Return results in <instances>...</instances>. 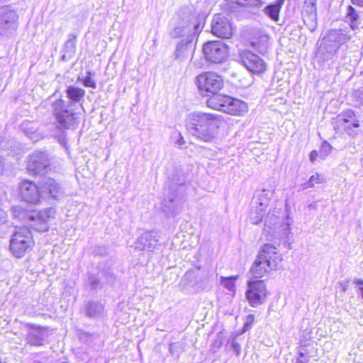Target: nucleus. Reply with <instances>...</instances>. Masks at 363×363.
Returning a JSON list of instances; mask_svg holds the SVG:
<instances>
[{"label": "nucleus", "mask_w": 363, "mask_h": 363, "mask_svg": "<svg viewBox=\"0 0 363 363\" xmlns=\"http://www.w3.org/2000/svg\"><path fill=\"white\" fill-rule=\"evenodd\" d=\"M250 43L255 50L261 54L266 53L271 47L269 35L260 30L255 31L250 35Z\"/></svg>", "instance_id": "dca6fc26"}, {"label": "nucleus", "mask_w": 363, "mask_h": 363, "mask_svg": "<svg viewBox=\"0 0 363 363\" xmlns=\"http://www.w3.org/2000/svg\"><path fill=\"white\" fill-rule=\"evenodd\" d=\"M318 157H320V153L318 151L314 150L310 152V160L311 162H315Z\"/></svg>", "instance_id": "2f4dec72"}, {"label": "nucleus", "mask_w": 363, "mask_h": 363, "mask_svg": "<svg viewBox=\"0 0 363 363\" xmlns=\"http://www.w3.org/2000/svg\"><path fill=\"white\" fill-rule=\"evenodd\" d=\"M97 311L96 306L90 304L87 306L86 313L88 316L92 317L96 315Z\"/></svg>", "instance_id": "7c9ffc66"}, {"label": "nucleus", "mask_w": 363, "mask_h": 363, "mask_svg": "<svg viewBox=\"0 0 363 363\" xmlns=\"http://www.w3.org/2000/svg\"><path fill=\"white\" fill-rule=\"evenodd\" d=\"M35 247V240L31 230L26 226L16 228L11 235L9 251L18 259L31 252Z\"/></svg>", "instance_id": "20e7f679"}, {"label": "nucleus", "mask_w": 363, "mask_h": 363, "mask_svg": "<svg viewBox=\"0 0 363 363\" xmlns=\"http://www.w3.org/2000/svg\"><path fill=\"white\" fill-rule=\"evenodd\" d=\"M234 347H235V349H238L239 347V345L238 344H234Z\"/></svg>", "instance_id": "e433bc0d"}, {"label": "nucleus", "mask_w": 363, "mask_h": 363, "mask_svg": "<svg viewBox=\"0 0 363 363\" xmlns=\"http://www.w3.org/2000/svg\"><path fill=\"white\" fill-rule=\"evenodd\" d=\"M83 84L86 87H91L94 89L96 87V82L91 77L89 76H86L83 79Z\"/></svg>", "instance_id": "c756f323"}, {"label": "nucleus", "mask_w": 363, "mask_h": 363, "mask_svg": "<svg viewBox=\"0 0 363 363\" xmlns=\"http://www.w3.org/2000/svg\"><path fill=\"white\" fill-rule=\"evenodd\" d=\"M53 115L62 129L74 128L78 125L77 113L68 110L65 106L63 99H57L53 104Z\"/></svg>", "instance_id": "9d476101"}, {"label": "nucleus", "mask_w": 363, "mask_h": 363, "mask_svg": "<svg viewBox=\"0 0 363 363\" xmlns=\"http://www.w3.org/2000/svg\"><path fill=\"white\" fill-rule=\"evenodd\" d=\"M17 192L19 200L28 206H40L45 200V192L49 198L57 201L62 194L60 183L53 178H48L41 183L40 182L22 178L18 183Z\"/></svg>", "instance_id": "f257e3e1"}, {"label": "nucleus", "mask_w": 363, "mask_h": 363, "mask_svg": "<svg viewBox=\"0 0 363 363\" xmlns=\"http://www.w3.org/2000/svg\"><path fill=\"white\" fill-rule=\"evenodd\" d=\"M303 2L302 15L303 21H314L316 19L317 0H302Z\"/></svg>", "instance_id": "a211bd4d"}, {"label": "nucleus", "mask_w": 363, "mask_h": 363, "mask_svg": "<svg viewBox=\"0 0 363 363\" xmlns=\"http://www.w3.org/2000/svg\"><path fill=\"white\" fill-rule=\"evenodd\" d=\"M221 283L228 290L233 292L235 291V277H222Z\"/></svg>", "instance_id": "a878e982"}, {"label": "nucleus", "mask_w": 363, "mask_h": 363, "mask_svg": "<svg viewBox=\"0 0 363 363\" xmlns=\"http://www.w3.org/2000/svg\"><path fill=\"white\" fill-rule=\"evenodd\" d=\"M212 34L220 38H230L233 34V29L231 24H212Z\"/></svg>", "instance_id": "6ab92c4d"}, {"label": "nucleus", "mask_w": 363, "mask_h": 363, "mask_svg": "<svg viewBox=\"0 0 363 363\" xmlns=\"http://www.w3.org/2000/svg\"><path fill=\"white\" fill-rule=\"evenodd\" d=\"M349 35L340 33L333 32L323 37L319 42L316 55L323 60L331 59L339 50L340 47L350 40Z\"/></svg>", "instance_id": "423d86ee"}, {"label": "nucleus", "mask_w": 363, "mask_h": 363, "mask_svg": "<svg viewBox=\"0 0 363 363\" xmlns=\"http://www.w3.org/2000/svg\"><path fill=\"white\" fill-rule=\"evenodd\" d=\"M56 211L52 207H46L39 210H33L27 216L31 227L39 232L49 230L51 222L55 218Z\"/></svg>", "instance_id": "6e6552de"}, {"label": "nucleus", "mask_w": 363, "mask_h": 363, "mask_svg": "<svg viewBox=\"0 0 363 363\" xmlns=\"http://www.w3.org/2000/svg\"><path fill=\"white\" fill-rule=\"evenodd\" d=\"M348 283H349V281H345L340 283V287L341 291L345 292L347 290Z\"/></svg>", "instance_id": "72a5a7b5"}, {"label": "nucleus", "mask_w": 363, "mask_h": 363, "mask_svg": "<svg viewBox=\"0 0 363 363\" xmlns=\"http://www.w3.org/2000/svg\"><path fill=\"white\" fill-rule=\"evenodd\" d=\"M269 295L264 281L255 279L248 281L246 291V298L252 307H257L263 304Z\"/></svg>", "instance_id": "9b49d317"}, {"label": "nucleus", "mask_w": 363, "mask_h": 363, "mask_svg": "<svg viewBox=\"0 0 363 363\" xmlns=\"http://www.w3.org/2000/svg\"><path fill=\"white\" fill-rule=\"evenodd\" d=\"M352 4L360 7L363 6V0H351Z\"/></svg>", "instance_id": "f704fd0d"}, {"label": "nucleus", "mask_w": 363, "mask_h": 363, "mask_svg": "<svg viewBox=\"0 0 363 363\" xmlns=\"http://www.w3.org/2000/svg\"><path fill=\"white\" fill-rule=\"evenodd\" d=\"M18 20L15 11L10 6H6L0 8V23H14Z\"/></svg>", "instance_id": "412c9836"}, {"label": "nucleus", "mask_w": 363, "mask_h": 363, "mask_svg": "<svg viewBox=\"0 0 363 363\" xmlns=\"http://www.w3.org/2000/svg\"><path fill=\"white\" fill-rule=\"evenodd\" d=\"M201 2H197V6H199V4H201Z\"/></svg>", "instance_id": "ea45409f"}, {"label": "nucleus", "mask_w": 363, "mask_h": 363, "mask_svg": "<svg viewBox=\"0 0 363 363\" xmlns=\"http://www.w3.org/2000/svg\"><path fill=\"white\" fill-rule=\"evenodd\" d=\"M224 113L234 117H244L249 112L248 104L236 97L230 96Z\"/></svg>", "instance_id": "2eb2a0df"}, {"label": "nucleus", "mask_w": 363, "mask_h": 363, "mask_svg": "<svg viewBox=\"0 0 363 363\" xmlns=\"http://www.w3.org/2000/svg\"><path fill=\"white\" fill-rule=\"evenodd\" d=\"M216 21L215 23H219V22H218V18L217 20H215V19H214L213 21Z\"/></svg>", "instance_id": "4c0bfd02"}, {"label": "nucleus", "mask_w": 363, "mask_h": 363, "mask_svg": "<svg viewBox=\"0 0 363 363\" xmlns=\"http://www.w3.org/2000/svg\"><path fill=\"white\" fill-rule=\"evenodd\" d=\"M203 52L206 60L213 63H221L228 57V46L218 40H211L204 43Z\"/></svg>", "instance_id": "ddd939ff"}, {"label": "nucleus", "mask_w": 363, "mask_h": 363, "mask_svg": "<svg viewBox=\"0 0 363 363\" xmlns=\"http://www.w3.org/2000/svg\"><path fill=\"white\" fill-rule=\"evenodd\" d=\"M241 63L253 75H262L268 68L267 62L259 56L247 50L239 52Z\"/></svg>", "instance_id": "f8f14e48"}, {"label": "nucleus", "mask_w": 363, "mask_h": 363, "mask_svg": "<svg viewBox=\"0 0 363 363\" xmlns=\"http://www.w3.org/2000/svg\"><path fill=\"white\" fill-rule=\"evenodd\" d=\"M190 49L187 44H179L176 50L175 56L177 59H180L188 55Z\"/></svg>", "instance_id": "393cba45"}, {"label": "nucleus", "mask_w": 363, "mask_h": 363, "mask_svg": "<svg viewBox=\"0 0 363 363\" xmlns=\"http://www.w3.org/2000/svg\"><path fill=\"white\" fill-rule=\"evenodd\" d=\"M225 120L222 116L207 112L193 113L188 122L189 131L197 139L212 142L223 128Z\"/></svg>", "instance_id": "f03ea898"}, {"label": "nucleus", "mask_w": 363, "mask_h": 363, "mask_svg": "<svg viewBox=\"0 0 363 363\" xmlns=\"http://www.w3.org/2000/svg\"><path fill=\"white\" fill-rule=\"evenodd\" d=\"M282 260V255L277 246L269 243L264 244L250 269L252 277L262 279L268 276L271 272L279 268Z\"/></svg>", "instance_id": "7ed1b4c3"}, {"label": "nucleus", "mask_w": 363, "mask_h": 363, "mask_svg": "<svg viewBox=\"0 0 363 363\" xmlns=\"http://www.w3.org/2000/svg\"><path fill=\"white\" fill-rule=\"evenodd\" d=\"M331 124L335 133L341 137L354 138L361 126L358 113L352 109H346L333 118Z\"/></svg>", "instance_id": "39448f33"}, {"label": "nucleus", "mask_w": 363, "mask_h": 363, "mask_svg": "<svg viewBox=\"0 0 363 363\" xmlns=\"http://www.w3.org/2000/svg\"><path fill=\"white\" fill-rule=\"evenodd\" d=\"M28 333L26 340L28 344L33 346H42L45 344L47 337L49 336V331L47 327L28 325Z\"/></svg>", "instance_id": "4468645a"}, {"label": "nucleus", "mask_w": 363, "mask_h": 363, "mask_svg": "<svg viewBox=\"0 0 363 363\" xmlns=\"http://www.w3.org/2000/svg\"><path fill=\"white\" fill-rule=\"evenodd\" d=\"M66 94L71 101L79 102L84 97L85 90L79 87L69 86L66 90Z\"/></svg>", "instance_id": "4be33fe9"}, {"label": "nucleus", "mask_w": 363, "mask_h": 363, "mask_svg": "<svg viewBox=\"0 0 363 363\" xmlns=\"http://www.w3.org/2000/svg\"><path fill=\"white\" fill-rule=\"evenodd\" d=\"M351 27H352V29H354V28H355L354 25H352V26H351Z\"/></svg>", "instance_id": "58836bf2"}, {"label": "nucleus", "mask_w": 363, "mask_h": 363, "mask_svg": "<svg viewBox=\"0 0 363 363\" xmlns=\"http://www.w3.org/2000/svg\"><path fill=\"white\" fill-rule=\"evenodd\" d=\"M230 96V95L227 94H220V92H216V94H212L207 97L206 104L207 107L212 110L225 113V108L228 106Z\"/></svg>", "instance_id": "f3484780"}, {"label": "nucleus", "mask_w": 363, "mask_h": 363, "mask_svg": "<svg viewBox=\"0 0 363 363\" xmlns=\"http://www.w3.org/2000/svg\"><path fill=\"white\" fill-rule=\"evenodd\" d=\"M255 322V316L253 314H249L246 316L245 320L242 329V332L245 333L252 328L253 323Z\"/></svg>", "instance_id": "cd10ccee"}, {"label": "nucleus", "mask_w": 363, "mask_h": 363, "mask_svg": "<svg viewBox=\"0 0 363 363\" xmlns=\"http://www.w3.org/2000/svg\"><path fill=\"white\" fill-rule=\"evenodd\" d=\"M235 5H233L231 7V11L233 13H235V8L238 6H241L242 8L245 7H258L262 6V1L260 0H235Z\"/></svg>", "instance_id": "5701e85b"}, {"label": "nucleus", "mask_w": 363, "mask_h": 363, "mask_svg": "<svg viewBox=\"0 0 363 363\" xmlns=\"http://www.w3.org/2000/svg\"><path fill=\"white\" fill-rule=\"evenodd\" d=\"M323 177L320 174L312 175L308 181L302 184L303 189L313 188L315 184L322 183Z\"/></svg>", "instance_id": "b1692460"}, {"label": "nucleus", "mask_w": 363, "mask_h": 363, "mask_svg": "<svg viewBox=\"0 0 363 363\" xmlns=\"http://www.w3.org/2000/svg\"><path fill=\"white\" fill-rule=\"evenodd\" d=\"M355 283L359 286L358 290L361 294L362 298H363V280H356Z\"/></svg>", "instance_id": "473e14b6"}, {"label": "nucleus", "mask_w": 363, "mask_h": 363, "mask_svg": "<svg viewBox=\"0 0 363 363\" xmlns=\"http://www.w3.org/2000/svg\"><path fill=\"white\" fill-rule=\"evenodd\" d=\"M332 145L328 142L324 141L320 149V157L323 160L325 159L332 152Z\"/></svg>", "instance_id": "bb28decb"}, {"label": "nucleus", "mask_w": 363, "mask_h": 363, "mask_svg": "<svg viewBox=\"0 0 363 363\" xmlns=\"http://www.w3.org/2000/svg\"><path fill=\"white\" fill-rule=\"evenodd\" d=\"M284 4V0H277L274 3L266 6L264 9L265 15L274 21H279V12Z\"/></svg>", "instance_id": "aec40b11"}, {"label": "nucleus", "mask_w": 363, "mask_h": 363, "mask_svg": "<svg viewBox=\"0 0 363 363\" xmlns=\"http://www.w3.org/2000/svg\"><path fill=\"white\" fill-rule=\"evenodd\" d=\"M186 9L188 10V11H191V7L188 6L186 8L182 9L180 11H184Z\"/></svg>", "instance_id": "c9c22d12"}, {"label": "nucleus", "mask_w": 363, "mask_h": 363, "mask_svg": "<svg viewBox=\"0 0 363 363\" xmlns=\"http://www.w3.org/2000/svg\"><path fill=\"white\" fill-rule=\"evenodd\" d=\"M347 16L352 22H354L358 19L359 15L352 6H349L347 8Z\"/></svg>", "instance_id": "c85d7f7f"}, {"label": "nucleus", "mask_w": 363, "mask_h": 363, "mask_svg": "<svg viewBox=\"0 0 363 363\" xmlns=\"http://www.w3.org/2000/svg\"><path fill=\"white\" fill-rule=\"evenodd\" d=\"M196 84L200 94L208 97L212 94L220 92L225 86L223 77L216 72L206 71L196 78Z\"/></svg>", "instance_id": "0eeeda50"}, {"label": "nucleus", "mask_w": 363, "mask_h": 363, "mask_svg": "<svg viewBox=\"0 0 363 363\" xmlns=\"http://www.w3.org/2000/svg\"><path fill=\"white\" fill-rule=\"evenodd\" d=\"M51 169L49 156L43 151H35L30 154L26 161V171L33 177L47 174Z\"/></svg>", "instance_id": "1a4fd4ad"}]
</instances>
